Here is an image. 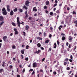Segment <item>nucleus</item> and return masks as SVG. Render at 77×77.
Masks as SVG:
<instances>
[{"instance_id": "412c9836", "label": "nucleus", "mask_w": 77, "mask_h": 77, "mask_svg": "<svg viewBox=\"0 0 77 77\" xmlns=\"http://www.w3.org/2000/svg\"><path fill=\"white\" fill-rule=\"evenodd\" d=\"M3 71H4V69H0V73H2Z\"/></svg>"}, {"instance_id": "39448f33", "label": "nucleus", "mask_w": 77, "mask_h": 77, "mask_svg": "<svg viewBox=\"0 0 77 77\" xmlns=\"http://www.w3.org/2000/svg\"><path fill=\"white\" fill-rule=\"evenodd\" d=\"M25 15L26 16H25L24 18L26 19H27V17H29V15H28V14H27V11H25Z\"/></svg>"}, {"instance_id": "7c9ffc66", "label": "nucleus", "mask_w": 77, "mask_h": 77, "mask_svg": "<svg viewBox=\"0 0 77 77\" xmlns=\"http://www.w3.org/2000/svg\"><path fill=\"white\" fill-rule=\"evenodd\" d=\"M6 11V9L5 8H2V11H3V12L4 11Z\"/></svg>"}, {"instance_id": "7ed1b4c3", "label": "nucleus", "mask_w": 77, "mask_h": 77, "mask_svg": "<svg viewBox=\"0 0 77 77\" xmlns=\"http://www.w3.org/2000/svg\"><path fill=\"white\" fill-rule=\"evenodd\" d=\"M3 39L4 41L5 42H8V40L7 39V36H5L3 37Z\"/></svg>"}, {"instance_id": "a19ab883", "label": "nucleus", "mask_w": 77, "mask_h": 77, "mask_svg": "<svg viewBox=\"0 0 77 77\" xmlns=\"http://www.w3.org/2000/svg\"><path fill=\"white\" fill-rule=\"evenodd\" d=\"M70 58L71 59H72L73 58V57H72V55H70Z\"/></svg>"}, {"instance_id": "4d7b16f0", "label": "nucleus", "mask_w": 77, "mask_h": 77, "mask_svg": "<svg viewBox=\"0 0 77 77\" xmlns=\"http://www.w3.org/2000/svg\"><path fill=\"white\" fill-rule=\"evenodd\" d=\"M51 48H49V50H48V51H51Z\"/></svg>"}, {"instance_id": "0eeeda50", "label": "nucleus", "mask_w": 77, "mask_h": 77, "mask_svg": "<svg viewBox=\"0 0 77 77\" xmlns=\"http://www.w3.org/2000/svg\"><path fill=\"white\" fill-rule=\"evenodd\" d=\"M0 21H4V18L3 16H0Z\"/></svg>"}, {"instance_id": "c9c22d12", "label": "nucleus", "mask_w": 77, "mask_h": 77, "mask_svg": "<svg viewBox=\"0 0 77 77\" xmlns=\"http://www.w3.org/2000/svg\"><path fill=\"white\" fill-rule=\"evenodd\" d=\"M53 73L54 74V75H56L57 74V73H56V72L55 71L54 72H53Z\"/></svg>"}, {"instance_id": "79ce46f5", "label": "nucleus", "mask_w": 77, "mask_h": 77, "mask_svg": "<svg viewBox=\"0 0 77 77\" xmlns=\"http://www.w3.org/2000/svg\"><path fill=\"white\" fill-rule=\"evenodd\" d=\"M69 59H68V58H66L65 60V61H68Z\"/></svg>"}, {"instance_id": "a18cd8bd", "label": "nucleus", "mask_w": 77, "mask_h": 77, "mask_svg": "<svg viewBox=\"0 0 77 77\" xmlns=\"http://www.w3.org/2000/svg\"><path fill=\"white\" fill-rule=\"evenodd\" d=\"M56 13L57 14H59V13H60V12H59V10H57L56 11Z\"/></svg>"}, {"instance_id": "f704fd0d", "label": "nucleus", "mask_w": 77, "mask_h": 77, "mask_svg": "<svg viewBox=\"0 0 77 77\" xmlns=\"http://www.w3.org/2000/svg\"><path fill=\"white\" fill-rule=\"evenodd\" d=\"M73 14H75V15H76V13L75 11H73L72 12Z\"/></svg>"}, {"instance_id": "1a4fd4ad", "label": "nucleus", "mask_w": 77, "mask_h": 77, "mask_svg": "<svg viewBox=\"0 0 77 77\" xmlns=\"http://www.w3.org/2000/svg\"><path fill=\"white\" fill-rule=\"evenodd\" d=\"M2 14L4 15H6L8 14V12H7L6 10H5L2 12Z\"/></svg>"}, {"instance_id": "cd10ccee", "label": "nucleus", "mask_w": 77, "mask_h": 77, "mask_svg": "<svg viewBox=\"0 0 77 77\" xmlns=\"http://www.w3.org/2000/svg\"><path fill=\"white\" fill-rule=\"evenodd\" d=\"M2 22H1V23H0V25L1 26H2L3 24V23H4V21H2Z\"/></svg>"}, {"instance_id": "bb28decb", "label": "nucleus", "mask_w": 77, "mask_h": 77, "mask_svg": "<svg viewBox=\"0 0 77 77\" xmlns=\"http://www.w3.org/2000/svg\"><path fill=\"white\" fill-rule=\"evenodd\" d=\"M62 41H64V40H65V36H63L62 37Z\"/></svg>"}, {"instance_id": "37998d69", "label": "nucleus", "mask_w": 77, "mask_h": 77, "mask_svg": "<svg viewBox=\"0 0 77 77\" xmlns=\"http://www.w3.org/2000/svg\"><path fill=\"white\" fill-rule=\"evenodd\" d=\"M74 50H75V49H76V48H77V46H74Z\"/></svg>"}, {"instance_id": "6e6552de", "label": "nucleus", "mask_w": 77, "mask_h": 77, "mask_svg": "<svg viewBox=\"0 0 77 77\" xmlns=\"http://www.w3.org/2000/svg\"><path fill=\"white\" fill-rule=\"evenodd\" d=\"M32 66L33 68H35V67H37V64L36 63H33Z\"/></svg>"}, {"instance_id": "052dcab7", "label": "nucleus", "mask_w": 77, "mask_h": 77, "mask_svg": "<svg viewBox=\"0 0 77 77\" xmlns=\"http://www.w3.org/2000/svg\"><path fill=\"white\" fill-rule=\"evenodd\" d=\"M45 12H46V14H48V11L47 10H46Z\"/></svg>"}, {"instance_id": "de8ad7c7", "label": "nucleus", "mask_w": 77, "mask_h": 77, "mask_svg": "<svg viewBox=\"0 0 77 77\" xmlns=\"http://www.w3.org/2000/svg\"><path fill=\"white\" fill-rule=\"evenodd\" d=\"M40 48H41V50H44V48L42 47H41Z\"/></svg>"}, {"instance_id": "20e7f679", "label": "nucleus", "mask_w": 77, "mask_h": 77, "mask_svg": "<svg viewBox=\"0 0 77 77\" xmlns=\"http://www.w3.org/2000/svg\"><path fill=\"white\" fill-rule=\"evenodd\" d=\"M14 30L15 32V35H18V32L17 31V28H14Z\"/></svg>"}, {"instance_id": "72a5a7b5", "label": "nucleus", "mask_w": 77, "mask_h": 77, "mask_svg": "<svg viewBox=\"0 0 77 77\" xmlns=\"http://www.w3.org/2000/svg\"><path fill=\"white\" fill-rule=\"evenodd\" d=\"M67 64V63L66 62H64V65H65V66Z\"/></svg>"}, {"instance_id": "dca6fc26", "label": "nucleus", "mask_w": 77, "mask_h": 77, "mask_svg": "<svg viewBox=\"0 0 77 77\" xmlns=\"http://www.w3.org/2000/svg\"><path fill=\"white\" fill-rule=\"evenodd\" d=\"M54 48H56V47H57V45H56V43H54Z\"/></svg>"}, {"instance_id": "680f3d73", "label": "nucleus", "mask_w": 77, "mask_h": 77, "mask_svg": "<svg viewBox=\"0 0 77 77\" xmlns=\"http://www.w3.org/2000/svg\"><path fill=\"white\" fill-rule=\"evenodd\" d=\"M67 10H68V11H69V9H70L69 8L67 7Z\"/></svg>"}, {"instance_id": "473e14b6", "label": "nucleus", "mask_w": 77, "mask_h": 77, "mask_svg": "<svg viewBox=\"0 0 77 77\" xmlns=\"http://www.w3.org/2000/svg\"><path fill=\"white\" fill-rule=\"evenodd\" d=\"M43 36H45H45H46V32H44Z\"/></svg>"}, {"instance_id": "9b49d317", "label": "nucleus", "mask_w": 77, "mask_h": 77, "mask_svg": "<svg viewBox=\"0 0 77 77\" xmlns=\"http://www.w3.org/2000/svg\"><path fill=\"white\" fill-rule=\"evenodd\" d=\"M20 52L21 54H24V49H23L20 51Z\"/></svg>"}, {"instance_id": "f8f14e48", "label": "nucleus", "mask_w": 77, "mask_h": 77, "mask_svg": "<svg viewBox=\"0 0 77 77\" xmlns=\"http://www.w3.org/2000/svg\"><path fill=\"white\" fill-rule=\"evenodd\" d=\"M29 26L28 25H26L25 26V29L26 30H29Z\"/></svg>"}, {"instance_id": "8fccbe9b", "label": "nucleus", "mask_w": 77, "mask_h": 77, "mask_svg": "<svg viewBox=\"0 0 77 77\" xmlns=\"http://www.w3.org/2000/svg\"><path fill=\"white\" fill-rule=\"evenodd\" d=\"M64 53H65V54H66V51L65 50H64Z\"/></svg>"}, {"instance_id": "c756f323", "label": "nucleus", "mask_w": 77, "mask_h": 77, "mask_svg": "<svg viewBox=\"0 0 77 77\" xmlns=\"http://www.w3.org/2000/svg\"><path fill=\"white\" fill-rule=\"evenodd\" d=\"M25 60H26V61H28V60H29V58L28 57H26L25 59Z\"/></svg>"}, {"instance_id": "423d86ee", "label": "nucleus", "mask_w": 77, "mask_h": 77, "mask_svg": "<svg viewBox=\"0 0 77 77\" xmlns=\"http://www.w3.org/2000/svg\"><path fill=\"white\" fill-rule=\"evenodd\" d=\"M41 52V50L39 49L38 50V51H36V52H34V53L35 54H36V53H37V54H39V53H40Z\"/></svg>"}, {"instance_id": "e433bc0d", "label": "nucleus", "mask_w": 77, "mask_h": 77, "mask_svg": "<svg viewBox=\"0 0 77 77\" xmlns=\"http://www.w3.org/2000/svg\"><path fill=\"white\" fill-rule=\"evenodd\" d=\"M13 67V66H12V65H10L9 66V68H10V69H12V68Z\"/></svg>"}, {"instance_id": "ddd939ff", "label": "nucleus", "mask_w": 77, "mask_h": 77, "mask_svg": "<svg viewBox=\"0 0 77 77\" xmlns=\"http://www.w3.org/2000/svg\"><path fill=\"white\" fill-rule=\"evenodd\" d=\"M33 11H35V12H36L37 11V9L36 8V7H34L33 8Z\"/></svg>"}, {"instance_id": "f3484780", "label": "nucleus", "mask_w": 77, "mask_h": 77, "mask_svg": "<svg viewBox=\"0 0 77 77\" xmlns=\"http://www.w3.org/2000/svg\"><path fill=\"white\" fill-rule=\"evenodd\" d=\"M69 41H71V40H72V37H71V36H69Z\"/></svg>"}, {"instance_id": "f03ea898", "label": "nucleus", "mask_w": 77, "mask_h": 77, "mask_svg": "<svg viewBox=\"0 0 77 77\" xmlns=\"http://www.w3.org/2000/svg\"><path fill=\"white\" fill-rule=\"evenodd\" d=\"M29 3H30V2L28 0H27L25 2V5L27 7H28V6H29Z\"/></svg>"}, {"instance_id": "f257e3e1", "label": "nucleus", "mask_w": 77, "mask_h": 77, "mask_svg": "<svg viewBox=\"0 0 77 77\" xmlns=\"http://www.w3.org/2000/svg\"><path fill=\"white\" fill-rule=\"evenodd\" d=\"M20 20V18L19 17H17V24L18 25V26L19 27H20V24H21V23L20 22V20Z\"/></svg>"}, {"instance_id": "49530a36", "label": "nucleus", "mask_w": 77, "mask_h": 77, "mask_svg": "<svg viewBox=\"0 0 77 77\" xmlns=\"http://www.w3.org/2000/svg\"><path fill=\"white\" fill-rule=\"evenodd\" d=\"M69 61L70 62H72V59H69Z\"/></svg>"}, {"instance_id": "aec40b11", "label": "nucleus", "mask_w": 77, "mask_h": 77, "mask_svg": "<svg viewBox=\"0 0 77 77\" xmlns=\"http://www.w3.org/2000/svg\"><path fill=\"white\" fill-rule=\"evenodd\" d=\"M63 26H62V25H60L58 27V29H59V30H61V28H63Z\"/></svg>"}, {"instance_id": "c03bdc74", "label": "nucleus", "mask_w": 77, "mask_h": 77, "mask_svg": "<svg viewBox=\"0 0 77 77\" xmlns=\"http://www.w3.org/2000/svg\"><path fill=\"white\" fill-rule=\"evenodd\" d=\"M57 44L58 45H59V41H57Z\"/></svg>"}, {"instance_id": "6e6d98bb", "label": "nucleus", "mask_w": 77, "mask_h": 77, "mask_svg": "<svg viewBox=\"0 0 77 77\" xmlns=\"http://www.w3.org/2000/svg\"><path fill=\"white\" fill-rule=\"evenodd\" d=\"M33 69H31L29 70V72H30V71H33Z\"/></svg>"}, {"instance_id": "a878e982", "label": "nucleus", "mask_w": 77, "mask_h": 77, "mask_svg": "<svg viewBox=\"0 0 77 77\" xmlns=\"http://www.w3.org/2000/svg\"><path fill=\"white\" fill-rule=\"evenodd\" d=\"M19 11L20 12H23V9L19 8Z\"/></svg>"}, {"instance_id": "774afa93", "label": "nucleus", "mask_w": 77, "mask_h": 77, "mask_svg": "<svg viewBox=\"0 0 77 77\" xmlns=\"http://www.w3.org/2000/svg\"><path fill=\"white\" fill-rule=\"evenodd\" d=\"M17 77H20V75H17Z\"/></svg>"}, {"instance_id": "58836bf2", "label": "nucleus", "mask_w": 77, "mask_h": 77, "mask_svg": "<svg viewBox=\"0 0 77 77\" xmlns=\"http://www.w3.org/2000/svg\"><path fill=\"white\" fill-rule=\"evenodd\" d=\"M23 36H26V32H24H24H23Z\"/></svg>"}, {"instance_id": "2eb2a0df", "label": "nucleus", "mask_w": 77, "mask_h": 77, "mask_svg": "<svg viewBox=\"0 0 77 77\" xmlns=\"http://www.w3.org/2000/svg\"><path fill=\"white\" fill-rule=\"evenodd\" d=\"M37 39H39V40H42V38H41V37H38L37 38Z\"/></svg>"}, {"instance_id": "5fc2aeb1", "label": "nucleus", "mask_w": 77, "mask_h": 77, "mask_svg": "<svg viewBox=\"0 0 77 77\" xmlns=\"http://www.w3.org/2000/svg\"><path fill=\"white\" fill-rule=\"evenodd\" d=\"M25 72V69H23V71H22V72H23V73H24V72Z\"/></svg>"}, {"instance_id": "338daca9", "label": "nucleus", "mask_w": 77, "mask_h": 77, "mask_svg": "<svg viewBox=\"0 0 77 77\" xmlns=\"http://www.w3.org/2000/svg\"><path fill=\"white\" fill-rule=\"evenodd\" d=\"M51 36H52V35H51V34H50L49 38H51Z\"/></svg>"}, {"instance_id": "13d9d810", "label": "nucleus", "mask_w": 77, "mask_h": 77, "mask_svg": "<svg viewBox=\"0 0 77 77\" xmlns=\"http://www.w3.org/2000/svg\"><path fill=\"white\" fill-rule=\"evenodd\" d=\"M10 10H11V9H10V8L7 9V11H8V12H10Z\"/></svg>"}, {"instance_id": "6ab92c4d", "label": "nucleus", "mask_w": 77, "mask_h": 77, "mask_svg": "<svg viewBox=\"0 0 77 77\" xmlns=\"http://www.w3.org/2000/svg\"><path fill=\"white\" fill-rule=\"evenodd\" d=\"M45 4H46V5H49V1H46L45 3Z\"/></svg>"}, {"instance_id": "5701e85b", "label": "nucleus", "mask_w": 77, "mask_h": 77, "mask_svg": "<svg viewBox=\"0 0 77 77\" xmlns=\"http://www.w3.org/2000/svg\"><path fill=\"white\" fill-rule=\"evenodd\" d=\"M37 45L38 46V47H40L41 46V45L39 43H38Z\"/></svg>"}, {"instance_id": "864d4df0", "label": "nucleus", "mask_w": 77, "mask_h": 77, "mask_svg": "<svg viewBox=\"0 0 77 77\" xmlns=\"http://www.w3.org/2000/svg\"><path fill=\"white\" fill-rule=\"evenodd\" d=\"M53 14V12H51L50 13V15H52Z\"/></svg>"}, {"instance_id": "b1692460", "label": "nucleus", "mask_w": 77, "mask_h": 77, "mask_svg": "<svg viewBox=\"0 0 77 77\" xmlns=\"http://www.w3.org/2000/svg\"><path fill=\"white\" fill-rule=\"evenodd\" d=\"M12 48H13V49H15V48H16V47L14 45H12Z\"/></svg>"}, {"instance_id": "09e8293b", "label": "nucleus", "mask_w": 77, "mask_h": 77, "mask_svg": "<svg viewBox=\"0 0 77 77\" xmlns=\"http://www.w3.org/2000/svg\"><path fill=\"white\" fill-rule=\"evenodd\" d=\"M45 59V58H44L42 60V62H44Z\"/></svg>"}, {"instance_id": "9d476101", "label": "nucleus", "mask_w": 77, "mask_h": 77, "mask_svg": "<svg viewBox=\"0 0 77 77\" xmlns=\"http://www.w3.org/2000/svg\"><path fill=\"white\" fill-rule=\"evenodd\" d=\"M10 15L11 16H12L14 15V11H13L11 10L10 13Z\"/></svg>"}, {"instance_id": "c85d7f7f", "label": "nucleus", "mask_w": 77, "mask_h": 77, "mask_svg": "<svg viewBox=\"0 0 77 77\" xmlns=\"http://www.w3.org/2000/svg\"><path fill=\"white\" fill-rule=\"evenodd\" d=\"M49 42V40H46L45 41V43H48V42Z\"/></svg>"}, {"instance_id": "bf43d9fd", "label": "nucleus", "mask_w": 77, "mask_h": 77, "mask_svg": "<svg viewBox=\"0 0 77 77\" xmlns=\"http://www.w3.org/2000/svg\"><path fill=\"white\" fill-rule=\"evenodd\" d=\"M47 6H46V5H45L44 7V9H47Z\"/></svg>"}, {"instance_id": "3c124183", "label": "nucleus", "mask_w": 77, "mask_h": 77, "mask_svg": "<svg viewBox=\"0 0 77 77\" xmlns=\"http://www.w3.org/2000/svg\"><path fill=\"white\" fill-rule=\"evenodd\" d=\"M20 56L22 57V58H21V59L22 60L23 59V58H24V56H23V55H21Z\"/></svg>"}, {"instance_id": "603ef678", "label": "nucleus", "mask_w": 77, "mask_h": 77, "mask_svg": "<svg viewBox=\"0 0 77 77\" xmlns=\"http://www.w3.org/2000/svg\"><path fill=\"white\" fill-rule=\"evenodd\" d=\"M66 69L67 70H69V69H70V68H69V67H68Z\"/></svg>"}, {"instance_id": "4be33fe9", "label": "nucleus", "mask_w": 77, "mask_h": 77, "mask_svg": "<svg viewBox=\"0 0 77 77\" xmlns=\"http://www.w3.org/2000/svg\"><path fill=\"white\" fill-rule=\"evenodd\" d=\"M17 10H18L17 8H15V9H14L13 10L14 12H17Z\"/></svg>"}, {"instance_id": "ea45409f", "label": "nucleus", "mask_w": 77, "mask_h": 77, "mask_svg": "<svg viewBox=\"0 0 77 77\" xmlns=\"http://www.w3.org/2000/svg\"><path fill=\"white\" fill-rule=\"evenodd\" d=\"M57 5V3L55 4L54 5V7H56Z\"/></svg>"}, {"instance_id": "0e129e2a", "label": "nucleus", "mask_w": 77, "mask_h": 77, "mask_svg": "<svg viewBox=\"0 0 77 77\" xmlns=\"http://www.w3.org/2000/svg\"><path fill=\"white\" fill-rule=\"evenodd\" d=\"M50 29H51V30H52L53 29V28L51 26L50 27Z\"/></svg>"}, {"instance_id": "69168bd1", "label": "nucleus", "mask_w": 77, "mask_h": 77, "mask_svg": "<svg viewBox=\"0 0 77 77\" xmlns=\"http://www.w3.org/2000/svg\"><path fill=\"white\" fill-rule=\"evenodd\" d=\"M35 73V71H34L32 73V75H33V74H34V73Z\"/></svg>"}, {"instance_id": "2f4dec72", "label": "nucleus", "mask_w": 77, "mask_h": 77, "mask_svg": "<svg viewBox=\"0 0 77 77\" xmlns=\"http://www.w3.org/2000/svg\"><path fill=\"white\" fill-rule=\"evenodd\" d=\"M29 46L27 45L26 46V49H29Z\"/></svg>"}, {"instance_id": "4c0bfd02", "label": "nucleus", "mask_w": 77, "mask_h": 77, "mask_svg": "<svg viewBox=\"0 0 77 77\" xmlns=\"http://www.w3.org/2000/svg\"><path fill=\"white\" fill-rule=\"evenodd\" d=\"M9 8H10V5H7V9H9Z\"/></svg>"}, {"instance_id": "a211bd4d", "label": "nucleus", "mask_w": 77, "mask_h": 77, "mask_svg": "<svg viewBox=\"0 0 77 77\" xmlns=\"http://www.w3.org/2000/svg\"><path fill=\"white\" fill-rule=\"evenodd\" d=\"M23 8H24V9H26V10H27V9L28 8H27V7L26 6V5H24L23 7Z\"/></svg>"}, {"instance_id": "4468645a", "label": "nucleus", "mask_w": 77, "mask_h": 77, "mask_svg": "<svg viewBox=\"0 0 77 77\" xmlns=\"http://www.w3.org/2000/svg\"><path fill=\"white\" fill-rule=\"evenodd\" d=\"M74 24H75V26L77 27V20H75V21L74 22Z\"/></svg>"}, {"instance_id": "e2e57ef3", "label": "nucleus", "mask_w": 77, "mask_h": 77, "mask_svg": "<svg viewBox=\"0 0 77 77\" xmlns=\"http://www.w3.org/2000/svg\"><path fill=\"white\" fill-rule=\"evenodd\" d=\"M29 20H32V19H31V17H29Z\"/></svg>"}, {"instance_id": "393cba45", "label": "nucleus", "mask_w": 77, "mask_h": 77, "mask_svg": "<svg viewBox=\"0 0 77 77\" xmlns=\"http://www.w3.org/2000/svg\"><path fill=\"white\" fill-rule=\"evenodd\" d=\"M11 24H12V25H13V26H16V25L15 24V23L12 22L11 23Z\"/></svg>"}]
</instances>
